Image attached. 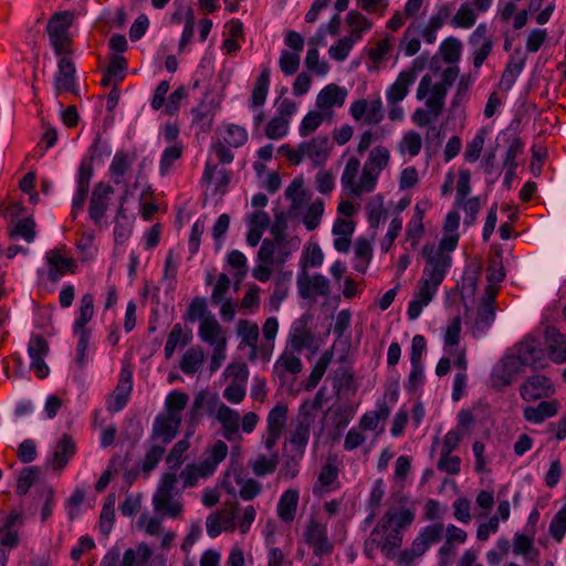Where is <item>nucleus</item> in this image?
<instances>
[{
	"label": "nucleus",
	"mask_w": 566,
	"mask_h": 566,
	"mask_svg": "<svg viewBox=\"0 0 566 566\" xmlns=\"http://www.w3.org/2000/svg\"><path fill=\"white\" fill-rule=\"evenodd\" d=\"M72 22L73 14L69 11L55 12L48 22L46 32L56 55L71 53L69 50V46L71 45L69 28L72 25Z\"/></svg>",
	"instance_id": "1"
},
{
	"label": "nucleus",
	"mask_w": 566,
	"mask_h": 566,
	"mask_svg": "<svg viewBox=\"0 0 566 566\" xmlns=\"http://www.w3.org/2000/svg\"><path fill=\"white\" fill-rule=\"evenodd\" d=\"M176 483L177 476L175 473H165L153 497L155 511L171 518H176L182 512V504L174 500Z\"/></svg>",
	"instance_id": "2"
},
{
	"label": "nucleus",
	"mask_w": 566,
	"mask_h": 566,
	"mask_svg": "<svg viewBox=\"0 0 566 566\" xmlns=\"http://www.w3.org/2000/svg\"><path fill=\"white\" fill-rule=\"evenodd\" d=\"M422 255L426 258L422 277L428 279L434 284H441L448 268L451 265L450 254L434 252L433 245L426 244L422 248Z\"/></svg>",
	"instance_id": "3"
},
{
	"label": "nucleus",
	"mask_w": 566,
	"mask_h": 566,
	"mask_svg": "<svg viewBox=\"0 0 566 566\" xmlns=\"http://www.w3.org/2000/svg\"><path fill=\"white\" fill-rule=\"evenodd\" d=\"M496 291L492 286H488L485 295L481 300V304L478 307L476 316L471 325L472 334L474 337H479L484 334L495 318V303Z\"/></svg>",
	"instance_id": "4"
},
{
	"label": "nucleus",
	"mask_w": 566,
	"mask_h": 566,
	"mask_svg": "<svg viewBox=\"0 0 566 566\" xmlns=\"http://www.w3.org/2000/svg\"><path fill=\"white\" fill-rule=\"evenodd\" d=\"M133 389V373L129 368L123 367L116 388L107 399V410L118 412L125 408Z\"/></svg>",
	"instance_id": "5"
},
{
	"label": "nucleus",
	"mask_w": 566,
	"mask_h": 566,
	"mask_svg": "<svg viewBox=\"0 0 566 566\" xmlns=\"http://www.w3.org/2000/svg\"><path fill=\"white\" fill-rule=\"evenodd\" d=\"M514 349L527 367L537 368L545 359V349L539 338L533 334L526 335Z\"/></svg>",
	"instance_id": "6"
},
{
	"label": "nucleus",
	"mask_w": 566,
	"mask_h": 566,
	"mask_svg": "<svg viewBox=\"0 0 566 566\" xmlns=\"http://www.w3.org/2000/svg\"><path fill=\"white\" fill-rule=\"evenodd\" d=\"M180 423V416L159 413L153 424L151 440H159L163 444L170 443L176 438Z\"/></svg>",
	"instance_id": "7"
},
{
	"label": "nucleus",
	"mask_w": 566,
	"mask_h": 566,
	"mask_svg": "<svg viewBox=\"0 0 566 566\" xmlns=\"http://www.w3.org/2000/svg\"><path fill=\"white\" fill-rule=\"evenodd\" d=\"M49 264L48 279L52 283L59 282L64 275L75 273L77 263L73 258H66L60 249L46 253Z\"/></svg>",
	"instance_id": "8"
},
{
	"label": "nucleus",
	"mask_w": 566,
	"mask_h": 566,
	"mask_svg": "<svg viewBox=\"0 0 566 566\" xmlns=\"http://www.w3.org/2000/svg\"><path fill=\"white\" fill-rule=\"evenodd\" d=\"M93 159L94 157L92 156L91 158H84L81 161L77 177V192L72 202L73 218H75L77 212L84 207V202L90 190L91 178L93 176Z\"/></svg>",
	"instance_id": "9"
},
{
	"label": "nucleus",
	"mask_w": 566,
	"mask_h": 566,
	"mask_svg": "<svg viewBox=\"0 0 566 566\" xmlns=\"http://www.w3.org/2000/svg\"><path fill=\"white\" fill-rule=\"evenodd\" d=\"M551 379L544 375L530 376L520 387L521 397L526 401H533L553 394Z\"/></svg>",
	"instance_id": "10"
},
{
	"label": "nucleus",
	"mask_w": 566,
	"mask_h": 566,
	"mask_svg": "<svg viewBox=\"0 0 566 566\" xmlns=\"http://www.w3.org/2000/svg\"><path fill=\"white\" fill-rule=\"evenodd\" d=\"M350 115L356 120L365 118L367 124H378L382 120V102L380 98L368 103L366 99H357L350 106Z\"/></svg>",
	"instance_id": "11"
},
{
	"label": "nucleus",
	"mask_w": 566,
	"mask_h": 566,
	"mask_svg": "<svg viewBox=\"0 0 566 566\" xmlns=\"http://www.w3.org/2000/svg\"><path fill=\"white\" fill-rule=\"evenodd\" d=\"M67 54L60 55L61 59L57 63L59 72L54 78V88L56 94L62 92L75 93V65L73 61L66 56Z\"/></svg>",
	"instance_id": "12"
},
{
	"label": "nucleus",
	"mask_w": 566,
	"mask_h": 566,
	"mask_svg": "<svg viewBox=\"0 0 566 566\" xmlns=\"http://www.w3.org/2000/svg\"><path fill=\"white\" fill-rule=\"evenodd\" d=\"M298 293L302 298H308L312 295L326 296L329 293V282L322 274H315L312 279L303 271L297 277Z\"/></svg>",
	"instance_id": "13"
},
{
	"label": "nucleus",
	"mask_w": 566,
	"mask_h": 566,
	"mask_svg": "<svg viewBox=\"0 0 566 566\" xmlns=\"http://www.w3.org/2000/svg\"><path fill=\"white\" fill-rule=\"evenodd\" d=\"M545 344L549 359L556 364L566 363V335L555 326L545 328Z\"/></svg>",
	"instance_id": "14"
},
{
	"label": "nucleus",
	"mask_w": 566,
	"mask_h": 566,
	"mask_svg": "<svg viewBox=\"0 0 566 566\" xmlns=\"http://www.w3.org/2000/svg\"><path fill=\"white\" fill-rule=\"evenodd\" d=\"M332 149L328 136H317L307 143H301V150L310 158L314 166L323 165Z\"/></svg>",
	"instance_id": "15"
},
{
	"label": "nucleus",
	"mask_w": 566,
	"mask_h": 566,
	"mask_svg": "<svg viewBox=\"0 0 566 566\" xmlns=\"http://www.w3.org/2000/svg\"><path fill=\"white\" fill-rule=\"evenodd\" d=\"M305 537L316 555L329 554L333 549L332 544L327 539L326 527L313 518L306 527Z\"/></svg>",
	"instance_id": "16"
},
{
	"label": "nucleus",
	"mask_w": 566,
	"mask_h": 566,
	"mask_svg": "<svg viewBox=\"0 0 566 566\" xmlns=\"http://www.w3.org/2000/svg\"><path fill=\"white\" fill-rule=\"evenodd\" d=\"M314 422V416H310L307 411H303L302 416H297V423L291 434L290 442L301 458L310 439L311 426Z\"/></svg>",
	"instance_id": "17"
},
{
	"label": "nucleus",
	"mask_w": 566,
	"mask_h": 566,
	"mask_svg": "<svg viewBox=\"0 0 566 566\" xmlns=\"http://www.w3.org/2000/svg\"><path fill=\"white\" fill-rule=\"evenodd\" d=\"M113 192L109 185L97 184L93 190L90 201V217L98 224L108 207V195Z\"/></svg>",
	"instance_id": "18"
},
{
	"label": "nucleus",
	"mask_w": 566,
	"mask_h": 566,
	"mask_svg": "<svg viewBox=\"0 0 566 566\" xmlns=\"http://www.w3.org/2000/svg\"><path fill=\"white\" fill-rule=\"evenodd\" d=\"M347 91L337 84L326 85L316 97V106L325 112L333 107H340L345 103Z\"/></svg>",
	"instance_id": "19"
},
{
	"label": "nucleus",
	"mask_w": 566,
	"mask_h": 566,
	"mask_svg": "<svg viewBox=\"0 0 566 566\" xmlns=\"http://www.w3.org/2000/svg\"><path fill=\"white\" fill-rule=\"evenodd\" d=\"M216 418L222 426L223 437L228 441H233L239 433V412L226 406L224 403H221L218 408Z\"/></svg>",
	"instance_id": "20"
},
{
	"label": "nucleus",
	"mask_w": 566,
	"mask_h": 566,
	"mask_svg": "<svg viewBox=\"0 0 566 566\" xmlns=\"http://www.w3.org/2000/svg\"><path fill=\"white\" fill-rule=\"evenodd\" d=\"M415 80L416 72L413 70L402 71L387 92L388 102L392 105L401 102L408 93L409 85H411Z\"/></svg>",
	"instance_id": "21"
},
{
	"label": "nucleus",
	"mask_w": 566,
	"mask_h": 566,
	"mask_svg": "<svg viewBox=\"0 0 566 566\" xmlns=\"http://www.w3.org/2000/svg\"><path fill=\"white\" fill-rule=\"evenodd\" d=\"M75 453V443L69 434H64L57 442L49 462L53 470H62Z\"/></svg>",
	"instance_id": "22"
},
{
	"label": "nucleus",
	"mask_w": 566,
	"mask_h": 566,
	"mask_svg": "<svg viewBox=\"0 0 566 566\" xmlns=\"http://www.w3.org/2000/svg\"><path fill=\"white\" fill-rule=\"evenodd\" d=\"M558 411L556 400L541 401L537 406L524 408L523 416L528 422L542 423L545 419L555 416Z\"/></svg>",
	"instance_id": "23"
},
{
	"label": "nucleus",
	"mask_w": 566,
	"mask_h": 566,
	"mask_svg": "<svg viewBox=\"0 0 566 566\" xmlns=\"http://www.w3.org/2000/svg\"><path fill=\"white\" fill-rule=\"evenodd\" d=\"M444 534V525L434 523L422 528L419 535L413 539L423 554L434 544H438Z\"/></svg>",
	"instance_id": "24"
},
{
	"label": "nucleus",
	"mask_w": 566,
	"mask_h": 566,
	"mask_svg": "<svg viewBox=\"0 0 566 566\" xmlns=\"http://www.w3.org/2000/svg\"><path fill=\"white\" fill-rule=\"evenodd\" d=\"M413 520L415 514L408 509H402L399 512L390 509L381 518V528L386 532L395 525L394 528H398L400 531V528L409 526Z\"/></svg>",
	"instance_id": "25"
},
{
	"label": "nucleus",
	"mask_w": 566,
	"mask_h": 566,
	"mask_svg": "<svg viewBox=\"0 0 566 566\" xmlns=\"http://www.w3.org/2000/svg\"><path fill=\"white\" fill-rule=\"evenodd\" d=\"M192 339V331L184 329L181 324H175L170 331L165 345V357L169 359L172 357L178 344L181 346L188 345Z\"/></svg>",
	"instance_id": "26"
},
{
	"label": "nucleus",
	"mask_w": 566,
	"mask_h": 566,
	"mask_svg": "<svg viewBox=\"0 0 566 566\" xmlns=\"http://www.w3.org/2000/svg\"><path fill=\"white\" fill-rule=\"evenodd\" d=\"M298 503V492L296 490L290 489L285 491L277 504V515L279 517L286 523H290L294 520L296 514Z\"/></svg>",
	"instance_id": "27"
},
{
	"label": "nucleus",
	"mask_w": 566,
	"mask_h": 566,
	"mask_svg": "<svg viewBox=\"0 0 566 566\" xmlns=\"http://www.w3.org/2000/svg\"><path fill=\"white\" fill-rule=\"evenodd\" d=\"M228 454V446L226 442L218 440L211 448L208 458L200 464L202 475L213 473L217 465L226 459Z\"/></svg>",
	"instance_id": "28"
},
{
	"label": "nucleus",
	"mask_w": 566,
	"mask_h": 566,
	"mask_svg": "<svg viewBox=\"0 0 566 566\" xmlns=\"http://www.w3.org/2000/svg\"><path fill=\"white\" fill-rule=\"evenodd\" d=\"M314 334L305 324L294 326L291 331L289 344L294 352L301 353L304 348H308L314 342Z\"/></svg>",
	"instance_id": "29"
},
{
	"label": "nucleus",
	"mask_w": 566,
	"mask_h": 566,
	"mask_svg": "<svg viewBox=\"0 0 566 566\" xmlns=\"http://www.w3.org/2000/svg\"><path fill=\"white\" fill-rule=\"evenodd\" d=\"M133 159L125 151H117L113 157L109 171L114 184L119 185L124 181L125 174L129 170Z\"/></svg>",
	"instance_id": "30"
},
{
	"label": "nucleus",
	"mask_w": 566,
	"mask_h": 566,
	"mask_svg": "<svg viewBox=\"0 0 566 566\" xmlns=\"http://www.w3.org/2000/svg\"><path fill=\"white\" fill-rule=\"evenodd\" d=\"M239 376H241V382L232 381L223 390V397L229 402H232V403H239L245 397L244 381L248 378V369H247L245 365L240 367V371L235 375V377H239Z\"/></svg>",
	"instance_id": "31"
},
{
	"label": "nucleus",
	"mask_w": 566,
	"mask_h": 566,
	"mask_svg": "<svg viewBox=\"0 0 566 566\" xmlns=\"http://www.w3.org/2000/svg\"><path fill=\"white\" fill-rule=\"evenodd\" d=\"M378 170L374 168H369V165H364L363 174L358 184L353 186L350 189V195L355 197H360L364 192H371L375 189Z\"/></svg>",
	"instance_id": "32"
},
{
	"label": "nucleus",
	"mask_w": 566,
	"mask_h": 566,
	"mask_svg": "<svg viewBox=\"0 0 566 566\" xmlns=\"http://www.w3.org/2000/svg\"><path fill=\"white\" fill-rule=\"evenodd\" d=\"M270 85V70L264 67L258 76L251 96V107H259L265 103Z\"/></svg>",
	"instance_id": "33"
},
{
	"label": "nucleus",
	"mask_w": 566,
	"mask_h": 566,
	"mask_svg": "<svg viewBox=\"0 0 566 566\" xmlns=\"http://www.w3.org/2000/svg\"><path fill=\"white\" fill-rule=\"evenodd\" d=\"M94 314V298L93 295L86 293L81 298L80 313L74 323V333L78 331L87 329L85 326L92 319Z\"/></svg>",
	"instance_id": "34"
},
{
	"label": "nucleus",
	"mask_w": 566,
	"mask_h": 566,
	"mask_svg": "<svg viewBox=\"0 0 566 566\" xmlns=\"http://www.w3.org/2000/svg\"><path fill=\"white\" fill-rule=\"evenodd\" d=\"M220 333H221V326L213 316L205 317L200 322L199 336L203 342H206L210 345H216L217 343L220 342L219 340Z\"/></svg>",
	"instance_id": "35"
},
{
	"label": "nucleus",
	"mask_w": 566,
	"mask_h": 566,
	"mask_svg": "<svg viewBox=\"0 0 566 566\" xmlns=\"http://www.w3.org/2000/svg\"><path fill=\"white\" fill-rule=\"evenodd\" d=\"M192 126L199 128L201 133H208L211 129L214 114L210 106L201 103L198 107L192 108Z\"/></svg>",
	"instance_id": "36"
},
{
	"label": "nucleus",
	"mask_w": 566,
	"mask_h": 566,
	"mask_svg": "<svg viewBox=\"0 0 566 566\" xmlns=\"http://www.w3.org/2000/svg\"><path fill=\"white\" fill-rule=\"evenodd\" d=\"M279 464V455L272 454L271 457H266L264 454L258 455L254 461H250V467L252 472L256 476H264L266 474H271L275 472Z\"/></svg>",
	"instance_id": "37"
},
{
	"label": "nucleus",
	"mask_w": 566,
	"mask_h": 566,
	"mask_svg": "<svg viewBox=\"0 0 566 566\" xmlns=\"http://www.w3.org/2000/svg\"><path fill=\"white\" fill-rule=\"evenodd\" d=\"M203 352L200 347L189 348L182 356L180 369L185 374H195L203 361Z\"/></svg>",
	"instance_id": "38"
},
{
	"label": "nucleus",
	"mask_w": 566,
	"mask_h": 566,
	"mask_svg": "<svg viewBox=\"0 0 566 566\" xmlns=\"http://www.w3.org/2000/svg\"><path fill=\"white\" fill-rule=\"evenodd\" d=\"M41 470L38 467H27L20 471L17 483V494L25 495L30 488L35 483L40 476Z\"/></svg>",
	"instance_id": "39"
},
{
	"label": "nucleus",
	"mask_w": 566,
	"mask_h": 566,
	"mask_svg": "<svg viewBox=\"0 0 566 566\" xmlns=\"http://www.w3.org/2000/svg\"><path fill=\"white\" fill-rule=\"evenodd\" d=\"M287 418V407L286 405H277L268 415V431H276L282 433Z\"/></svg>",
	"instance_id": "40"
},
{
	"label": "nucleus",
	"mask_w": 566,
	"mask_h": 566,
	"mask_svg": "<svg viewBox=\"0 0 566 566\" xmlns=\"http://www.w3.org/2000/svg\"><path fill=\"white\" fill-rule=\"evenodd\" d=\"M333 113H321L317 111L308 112L305 117L302 119L301 125L298 127V133L302 137H306L314 133L323 123L325 115H332Z\"/></svg>",
	"instance_id": "41"
},
{
	"label": "nucleus",
	"mask_w": 566,
	"mask_h": 566,
	"mask_svg": "<svg viewBox=\"0 0 566 566\" xmlns=\"http://www.w3.org/2000/svg\"><path fill=\"white\" fill-rule=\"evenodd\" d=\"M448 90L438 83L432 86L431 95L426 101L427 107L431 111L433 118H438L441 114V111L444 106V99L447 96Z\"/></svg>",
	"instance_id": "42"
},
{
	"label": "nucleus",
	"mask_w": 566,
	"mask_h": 566,
	"mask_svg": "<svg viewBox=\"0 0 566 566\" xmlns=\"http://www.w3.org/2000/svg\"><path fill=\"white\" fill-rule=\"evenodd\" d=\"M211 315L208 312L206 298L201 296H196L189 304L184 318L185 321L193 323L197 319L202 321L205 317Z\"/></svg>",
	"instance_id": "43"
},
{
	"label": "nucleus",
	"mask_w": 566,
	"mask_h": 566,
	"mask_svg": "<svg viewBox=\"0 0 566 566\" xmlns=\"http://www.w3.org/2000/svg\"><path fill=\"white\" fill-rule=\"evenodd\" d=\"M524 65H525V59H521L516 62L513 60L510 61V63L506 65L504 72L502 74L501 82H500L501 87H503L505 91H509L515 83L516 77L520 75V73L524 69Z\"/></svg>",
	"instance_id": "44"
},
{
	"label": "nucleus",
	"mask_w": 566,
	"mask_h": 566,
	"mask_svg": "<svg viewBox=\"0 0 566 566\" xmlns=\"http://www.w3.org/2000/svg\"><path fill=\"white\" fill-rule=\"evenodd\" d=\"M324 213V202L322 199H316L308 207L304 218L303 223L308 231L315 230L321 222V217Z\"/></svg>",
	"instance_id": "45"
},
{
	"label": "nucleus",
	"mask_w": 566,
	"mask_h": 566,
	"mask_svg": "<svg viewBox=\"0 0 566 566\" xmlns=\"http://www.w3.org/2000/svg\"><path fill=\"white\" fill-rule=\"evenodd\" d=\"M402 543V535L398 528H392L386 538L377 544L381 553L388 558L396 557V548L400 547Z\"/></svg>",
	"instance_id": "46"
},
{
	"label": "nucleus",
	"mask_w": 566,
	"mask_h": 566,
	"mask_svg": "<svg viewBox=\"0 0 566 566\" xmlns=\"http://www.w3.org/2000/svg\"><path fill=\"white\" fill-rule=\"evenodd\" d=\"M368 211V222L369 226L374 229L378 228L380 224V220L386 217V211L384 209V201L381 196H377L371 198L367 203Z\"/></svg>",
	"instance_id": "47"
},
{
	"label": "nucleus",
	"mask_w": 566,
	"mask_h": 566,
	"mask_svg": "<svg viewBox=\"0 0 566 566\" xmlns=\"http://www.w3.org/2000/svg\"><path fill=\"white\" fill-rule=\"evenodd\" d=\"M400 151H407L411 157L417 156L422 147V139L419 133L410 130L406 133L400 142Z\"/></svg>",
	"instance_id": "48"
},
{
	"label": "nucleus",
	"mask_w": 566,
	"mask_h": 566,
	"mask_svg": "<svg viewBox=\"0 0 566 566\" xmlns=\"http://www.w3.org/2000/svg\"><path fill=\"white\" fill-rule=\"evenodd\" d=\"M437 469L440 472H446L451 475H457L461 470V459L452 453L440 452V458L437 462Z\"/></svg>",
	"instance_id": "49"
},
{
	"label": "nucleus",
	"mask_w": 566,
	"mask_h": 566,
	"mask_svg": "<svg viewBox=\"0 0 566 566\" xmlns=\"http://www.w3.org/2000/svg\"><path fill=\"white\" fill-rule=\"evenodd\" d=\"M189 397L185 392L172 391L166 398L165 413H172V416H180V412L186 408Z\"/></svg>",
	"instance_id": "50"
},
{
	"label": "nucleus",
	"mask_w": 566,
	"mask_h": 566,
	"mask_svg": "<svg viewBox=\"0 0 566 566\" xmlns=\"http://www.w3.org/2000/svg\"><path fill=\"white\" fill-rule=\"evenodd\" d=\"M549 534L556 542H562L566 534V504L555 514L549 524Z\"/></svg>",
	"instance_id": "51"
},
{
	"label": "nucleus",
	"mask_w": 566,
	"mask_h": 566,
	"mask_svg": "<svg viewBox=\"0 0 566 566\" xmlns=\"http://www.w3.org/2000/svg\"><path fill=\"white\" fill-rule=\"evenodd\" d=\"M476 15L469 3H463L452 18V24L457 28H471L474 25Z\"/></svg>",
	"instance_id": "52"
},
{
	"label": "nucleus",
	"mask_w": 566,
	"mask_h": 566,
	"mask_svg": "<svg viewBox=\"0 0 566 566\" xmlns=\"http://www.w3.org/2000/svg\"><path fill=\"white\" fill-rule=\"evenodd\" d=\"M238 333L248 346L255 347L259 339V326L255 323L241 319L238 324Z\"/></svg>",
	"instance_id": "53"
},
{
	"label": "nucleus",
	"mask_w": 566,
	"mask_h": 566,
	"mask_svg": "<svg viewBox=\"0 0 566 566\" xmlns=\"http://www.w3.org/2000/svg\"><path fill=\"white\" fill-rule=\"evenodd\" d=\"M440 52L447 63H455L461 55V42L455 38H449L442 42Z\"/></svg>",
	"instance_id": "54"
},
{
	"label": "nucleus",
	"mask_w": 566,
	"mask_h": 566,
	"mask_svg": "<svg viewBox=\"0 0 566 566\" xmlns=\"http://www.w3.org/2000/svg\"><path fill=\"white\" fill-rule=\"evenodd\" d=\"M35 222L32 218L28 217L19 220L14 228L10 230V235L22 237L27 242H32L35 238Z\"/></svg>",
	"instance_id": "55"
},
{
	"label": "nucleus",
	"mask_w": 566,
	"mask_h": 566,
	"mask_svg": "<svg viewBox=\"0 0 566 566\" xmlns=\"http://www.w3.org/2000/svg\"><path fill=\"white\" fill-rule=\"evenodd\" d=\"M182 155V146L178 143L167 147L160 159V174L165 176L171 168L172 163Z\"/></svg>",
	"instance_id": "56"
},
{
	"label": "nucleus",
	"mask_w": 566,
	"mask_h": 566,
	"mask_svg": "<svg viewBox=\"0 0 566 566\" xmlns=\"http://www.w3.org/2000/svg\"><path fill=\"white\" fill-rule=\"evenodd\" d=\"M289 129V119L280 116L272 118L265 128V136L270 139H279L286 135Z\"/></svg>",
	"instance_id": "57"
},
{
	"label": "nucleus",
	"mask_w": 566,
	"mask_h": 566,
	"mask_svg": "<svg viewBox=\"0 0 566 566\" xmlns=\"http://www.w3.org/2000/svg\"><path fill=\"white\" fill-rule=\"evenodd\" d=\"M281 71L290 76L297 72L300 67V55L297 53H292L286 50H283L279 60Z\"/></svg>",
	"instance_id": "58"
},
{
	"label": "nucleus",
	"mask_w": 566,
	"mask_h": 566,
	"mask_svg": "<svg viewBox=\"0 0 566 566\" xmlns=\"http://www.w3.org/2000/svg\"><path fill=\"white\" fill-rule=\"evenodd\" d=\"M534 533L531 535L515 534L513 539V553L528 558V554L534 551L533 545Z\"/></svg>",
	"instance_id": "59"
},
{
	"label": "nucleus",
	"mask_w": 566,
	"mask_h": 566,
	"mask_svg": "<svg viewBox=\"0 0 566 566\" xmlns=\"http://www.w3.org/2000/svg\"><path fill=\"white\" fill-rule=\"evenodd\" d=\"M389 151L382 146H378L373 149L365 165H369V168L377 169L378 172L388 165Z\"/></svg>",
	"instance_id": "60"
},
{
	"label": "nucleus",
	"mask_w": 566,
	"mask_h": 566,
	"mask_svg": "<svg viewBox=\"0 0 566 566\" xmlns=\"http://www.w3.org/2000/svg\"><path fill=\"white\" fill-rule=\"evenodd\" d=\"M304 63L310 71L317 75H325L328 72V64L325 61H319L317 49H308Z\"/></svg>",
	"instance_id": "61"
},
{
	"label": "nucleus",
	"mask_w": 566,
	"mask_h": 566,
	"mask_svg": "<svg viewBox=\"0 0 566 566\" xmlns=\"http://www.w3.org/2000/svg\"><path fill=\"white\" fill-rule=\"evenodd\" d=\"M459 206H462L465 211V218H464V224L472 226L475 220L476 216L482 207L481 198L480 197H472L469 199H464Z\"/></svg>",
	"instance_id": "62"
},
{
	"label": "nucleus",
	"mask_w": 566,
	"mask_h": 566,
	"mask_svg": "<svg viewBox=\"0 0 566 566\" xmlns=\"http://www.w3.org/2000/svg\"><path fill=\"white\" fill-rule=\"evenodd\" d=\"M237 483L241 485L239 495L244 501H251L258 496L262 490L261 484L254 479L243 481L241 478L237 479Z\"/></svg>",
	"instance_id": "63"
},
{
	"label": "nucleus",
	"mask_w": 566,
	"mask_h": 566,
	"mask_svg": "<svg viewBox=\"0 0 566 566\" xmlns=\"http://www.w3.org/2000/svg\"><path fill=\"white\" fill-rule=\"evenodd\" d=\"M353 48L352 38H342L335 45H332L328 50L329 56L335 61H344Z\"/></svg>",
	"instance_id": "64"
}]
</instances>
